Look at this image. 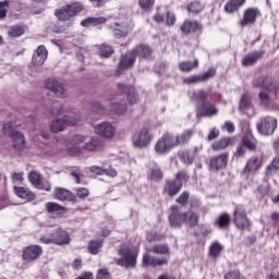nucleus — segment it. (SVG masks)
<instances>
[{
	"label": "nucleus",
	"instance_id": "1",
	"mask_svg": "<svg viewBox=\"0 0 279 279\" xmlns=\"http://www.w3.org/2000/svg\"><path fill=\"white\" fill-rule=\"evenodd\" d=\"M101 149H104V143L99 137L93 136L88 140V136L82 134L74 135L68 145V154L73 158L84 156L86 151H101Z\"/></svg>",
	"mask_w": 279,
	"mask_h": 279
},
{
	"label": "nucleus",
	"instance_id": "2",
	"mask_svg": "<svg viewBox=\"0 0 279 279\" xmlns=\"http://www.w3.org/2000/svg\"><path fill=\"white\" fill-rule=\"evenodd\" d=\"M254 86H256V88H262L258 94L262 106H265L266 108L271 106V97L269 96V93H276L278 90V82L272 80L271 76H260L254 81Z\"/></svg>",
	"mask_w": 279,
	"mask_h": 279
},
{
	"label": "nucleus",
	"instance_id": "3",
	"mask_svg": "<svg viewBox=\"0 0 279 279\" xmlns=\"http://www.w3.org/2000/svg\"><path fill=\"white\" fill-rule=\"evenodd\" d=\"M136 56L138 58H149L151 56V48L149 46L141 45L133 49L131 52H126L120 59L118 75H121L123 71L128 69H132L134 66V62H136Z\"/></svg>",
	"mask_w": 279,
	"mask_h": 279
},
{
	"label": "nucleus",
	"instance_id": "4",
	"mask_svg": "<svg viewBox=\"0 0 279 279\" xmlns=\"http://www.w3.org/2000/svg\"><path fill=\"white\" fill-rule=\"evenodd\" d=\"M118 254L121 256V258L117 259V265L120 267H125L126 269L136 267V258L138 253L132 246L122 244L118 250Z\"/></svg>",
	"mask_w": 279,
	"mask_h": 279
},
{
	"label": "nucleus",
	"instance_id": "5",
	"mask_svg": "<svg viewBox=\"0 0 279 279\" xmlns=\"http://www.w3.org/2000/svg\"><path fill=\"white\" fill-rule=\"evenodd\" d=\"M84 10V4L82 2H72L71 4H65L54 11V16L59 21H73L74 16H77L80 12Z\"/></svg>",
	"mask_w": 279,
	"mask_h": 279
},
{
	"label": "nucleus",
	"instance_id": "6",
	"mask_svg": "<svg viewBox=\"0 0 279 279\" xmlns=\"http://www.w3.org/2000/svg\"><path fill=\"white\" fill-rule=\"evenodd\" d=\"M151 141H154V135H151L147 128L136 131L132 136V143L136 149H147L151 145Z\"/></svg>",
	"mask_w": 279,
	"mask_h": 279
},
{
	"label": "nucleus",
	"instance_id": "7",
	"mask_svg": "<svg viewBox=\"0 0 279 279\" xmlns=\"http://www.w3.org/2000/svg\"><path fill=\"white\" fill-rule=\"evenodd\" d=\"M175 149V144L173 143V134H163L155 145V151L157 156H167L169 151Z\"/></svg>",
	"mask_w": 279,
	"mask_h": 279
},
{
	"label": "nucleus",
	"instance_id": "8",
	"mask_svg": "<svg viewBox=\"0 0 279 279\" xmlns=\"http://www.w3.org/2000/svg\"><path fill=\"white\" fill-rule=\"evenodd\" d=\"M276 128H278V120L272 117H266L257 124V130L263 136H271Z\"/></svg>",
	"mask_w": 279,
	"mask_h": 279
},
{
	"label": "nucleus",
	"instance_id": "9",
	"mask_svg": "<svg viewBox=\"0 0 279 279\" xmlns=\"http://www.w3.org/2000/svg\"><path fill=\"white\" fill-rule=\"evenodd\" d=\"M182 180H189V174H186V172H179L177 173L175 180L167 182L165 191L170 195V197H173L177 193H180L182 190Z\"/></svg>",
	"mask_w": 279,
	"mask_h": 279
},
{
	"label": "nucleus",
	"instance_id": "10",
	"mask_svg": "<svg viewBox=\"0 0 279 279\" xmlns=\"http://www.w3.org/2000/svg\"><path fill=\"white\" fill-rule=\"evenodd\" d=\"M95 134L101 138H114L117 126L112 122H101L95 125Z\"/></svg>",
	"mask_w": 279,
	"mask_h": 279
},
{
	"label": "nucleus",
	"instance_id": "11",
	"mask_svg": "<svg viewBox=\"0 0 279 279\" xmlns=\"http://www.w3.org/2000/svg\"><path fill=\"white\" fill-rule=\"evenodd\" d=\"M46 88L51 90L57 97L64 99V97H69V93L64 88V85L56 78H49L46 81Z\"/></svg>",
	"mask_w": 279,
	"mask_h": 279
},
{
	"label": "nucleus",
	"instance_id": "12",
	"mask_svg": "<svg viewBox=\"0 0 279 279\" xmlns=\"http://www.w3.org/2000/svg\"><path fill=\"white\" fill-rule=\"evenodd\" d=\"M217 114H219V109L209 101L203 102L197 107L196 117L198 119L199 117H217Z\"/></svg>",
	"mask_w": 279,
	"mask_h": 279
},
{
	"label": "nucleus",
	"instance_id": "13",
	"mask_svg": "<svg viewBox=\"0 0 279 279\" xmlns=\"http://www.w3.org/2000/svg\"><path fill=\"white\" fill-rule=\"evenodd\" d=\"M234 223L239 230H243L250 226V220L247 219V214L245 208L236 207L234 210Z\"/></svg>",
	"mask_w": 279,
	"mask_h": 279
},
{
	"label": "nucleus",
	"instance_id": "14",
	"mask_svg": "<svg viewBox=\"0 0 279 279\" xmlns=\"http://www.w3.org/2000/svg\"><path fill=\"white\" fill-rule=\"evenodd\" d=\"M260 15V11L258 9H246L243 14V19L240 22L241 27H247V25H254L256 23V19Z\"/></svg>",
	"mask_w": 279,
	"mask_h": 279
},
{
	"label": "nucleus",
	"instance_id": "15",
	"mask_svg": "<svg viewBox=\"0 0 279 279\" xmlns=\"http://www.w3.org/2000/svg\"><path fill=\"white\" fill-rule=\"evenodd\" d=\"M228 167V154H221L209 160L210 171H219Z\"/></svg>",
	"mask_w": 279,
	"mask_h": 279
},
{
	"label": "nucleus",
	"instance_id": "16",
	"mask_svg": "<svg viewBox=\"0 0 279 279\" xmlns=\"http://www.w3.org/2000/svg\"><path fill=\"white\" fill-rule=\"evenodd\" d=\"M118 90H120V93H122L123 95H126L128 104H130L131 106L138 101V95H136V89L134 87L119 83Z\"/></svg>",
	"mask_w": 279,
	"mask_h": 279
},
{
	"label": "nucleus",
	"instance_id": "17",
	"mask_svg": "<svg viewBox=\"0 0 279 279\" xmlns=\"http://www.w3.org/2000/svg\"><path fill=\"white\" fill-rule=\"evenodd\" d=\"M112 34L116 38H125L130 32H132V25L129 23L122 22V23H114L111 26Z\"/></svg>",
	"mask_w": 279,
	"mask_h": 279
},
{
	"label": "nucleus",
	"instance_id": "18",
	"mask_svg": "<svg viewBox=\"0 0 279 279\" xmlns=\"http://www.w3.org/2000/svg\"><path fill=\"white\" fill-rule=\"evenodd\" d=\"M169 263L168 258H158L149 254H144L142 265L143 267H162Z\"/></svg>",
	"mask_w": 279,
	"mask_h": 279
},
{
	"label": "nucleus",
	"instance_id": "19",
	"mask_svg": "<svg viewBox=\"0 0 279 279\" xmlns=\"http://www.w3.org/2000/svg\"><path fill=\"white\" fill-rule=\"evenodd\" d=\"M41 254L43 247L38 245H31L23 251V259L29 263L32 260H36L38 257L41 256Z\"/></svg>",
	"mask_w": 279,
	"mask_h": 279
},
{
	"label": "nucleus",
	"instance_id": "20",
	"mask_svg": "<svg viewBox=\"0 0 279 279\" xmlns=\"http://www.w3.org/2000/svg\"><path fill=\"white\" fill-rule=\"evenodd\" d=\"M47 48H45V46H39L34 54H33V59H32V64L33 66H43L47 60Z\"/></svg>",
	"mask_w": 279,
	"mask_h": 279
},
{
	"label": "nucleus",
	"instance_id": "21",
	"mask_svg": "<svg viewBox=\"0 0 279 279\" xmlns=\"http://www.w3.org/2000/svg\"><path fill=\"white\" fill-rule=\"evenodd\" d=\"M170 226L172 228H180L182 223H184V213H180V209H178V206H173L171 208V214L169 216Z\"/></svg>",
	"mask_w": 279,
	"mask_h": 279
},
{
	"label": "nucleus",
	"instance_id": "22",
	"mask_svg": "<svg viewBox=\"0 0 279 279\" xmlns=\"http://www.w3.org/2000/svg\"><path fill=\"white\" fill-rule=\"evenodd\" d=\"M63 121H65L68 128H73L82 121V114L80 110L74 109L63 117Z\"/></svg>",
	"mask_w": 279,
	"mask_h": 279
},
{
	"label": "nucleus",
	"instance_id": "23",
	"mask_svg": "<svg viewBox=\"0 0 279 279\" xmlns=\"http://www.w3.org/2000/svg\"><path fill=\"white\" fill-rule=\"evenodd\" d=\"M260 167H263V158L253 156L247 160L244 171L247 173H254L255 171H258Z\"/></svg>",
	"mask_w": 279,
	"mask_h": 279
},
{
	"label": "nucleus",
	"instance_id": "24",
	"mask_svg": "<svg viewBox=\"0 0 279 279\" xmlns=\"http://www.w3.org/2000/svg\"><path fill=\"white\" fill-rule=\"evenodd\" d=\"M191 138H193V130H187L177 136L172 135L174 147H179V145H186Z\"/></svg>",
	"mask_w": 279,
	"mask_h": 279
},
{
	"label": "nucleus",
	"instance_id": "25",
	"mask_svg": "<svg viewBox=\"0 0 279 279\" xmlns=\"http://www.w3.org/2000/svg\"><path fill=\"white\" fill-rule=\"evenodd\" d=\"M13 141V147L16 151H23L25 149V135L21 132H13L11 135Z\"/></svg>",
	"mask_w": 279,
	"mask_h": 279
},
{
	"label": "nucleus",
	"instance_id": "26",
	"mask_svg": "<svg viewBox=\"0 0 279 279\" xmlns=\"http://www.w3.org/2000/svg\"><path fill=\"white\" fill-rule=\"evenodd\" d=\"M14 193L17 197H20L21 199H26L27 202H32L34 199H36V194H34V192L29 191V189L26 187H19V186H14Z\"/></svg>",
	"mask_w": 279,
	"mask_h": 279
},
{
	"label": "nucleus",
	"instance_id": "27",
	"mask_svg": "<svg viewBox=\"0 0 279 279\" xmlns=\"http://www.w3.org/2000/svg\"><path fill=\"white\" fill-rule=\"evenodd\" d=\"M260 58H263V52L260 51L250 52L243 58L242 64L243 66H253V64H256V62H258Z\"/></svg>",
	"mask_w": 279,
	"mask_h": 279
},
{
	"label": "nucleus",
	"instance_id": "28",
	"mask_svg": "<svg viewBox=\"0 0 279 279\" xmlns=\"http://www.w3.org/2000/svg\"><path fill=\"white\" fill-rule=\"evenodd\" d=\"M199 29H202V24L197 21H185L181 25V32H183V34H193L194 32H199Z\"/></svg>",
	"mask_w": 279,
	"mask_h": 279
},
{
	"label": "nucleus",
	"instance_id": "29",
	"mask_svg": "<svg viewBox=\"0 0 279 279\" xmlns=\"http://www.w3.org/2000/svg\"><path fill=\"white\" fill-rule=\"evenodd\" d=\"M54 199H59V202H71L73 199V193L64 187H57L54 190Z\"/></svg>",
	"mask_w": 279,
	"mask_h": 279
},
{
	"label": "nucleus",
	"instance_id": "30",
	"mask_svg": "<svg viewBox=\"0 0 279 279\" xmlns=\"http://www.w3.org/2000/svg\"><path fill=\"white\" fill-rule=\"evenodd\" d=\"M66 122L64 119H57L50 123V131L53 132V134H58L60 132H64L66 130Z\"/></svg>",
	"mask_w": 279,
	"mask_h": 279
},
{
	"label": "nucleus",
	"instance_id": "31",
	"mask_svg": "<svg viewBox=\"0 0 279 279\" xmlns=\"http://www.w3.org/2000/svg\"><path fill=\"white\" fill-rule=\"evenodd\" d=\"M53 236L61 241V243H54V245H69L71 243V235L64 230H58L53 233Z\"/></svg>",
	"mask_w": 279,
	"mask_h": 279
},
{
	"label": "nucleus",
	"instance_id": "32",
	"mask_svg": "<svg viewBox=\"0 0 279 279\" xmlns=\"http://www.w3.org/2000/svg\"><path fill=\"white\" fill-rule=\"evenodd\" d=\"M252 109V98L250 97V94L245 93L242 95L240 100V110H242V112H247V110Z\"/></svg>",
	"mask_w": 279,
	"mask_h": 279
},
{
	"label": "nucleus",
	"instance_id": "33",
	"mask_svg": "<svg viewBox=\"0 0 279 279\" xmlns=\"http://www.w3.org/2000/svg\"><path fill=\"white\" fill-rule=\"evenodd\" d=\"M197 221H199V216H197V214H195L194 211L184 213L185 226H190V228H193L197 225Z\"/></svg>",
	"mask_w": 279,
	"mask_h": 279
},
{
	"label": "nucleus",
	"instance_id": "34",
	"mask_svg": "<svg viewBox=\"0 0 279 279\" xmlns=\"http://www.w3.org/2000/svg\"><path fill=\"white\" fill-rule=\"evenodd\" d=\"M242 144L244 147H246V149H250L251 151H254V149H256V138H254V135H252L251 133L244 135V137L242 138Z\"/></svg>",
	"mask_w": 279,
	"mask_h": 279
},
{
	"label": "nucleus",
	"instance_id": "35",
	"mask_svg": "<svg viewBox=\"0 0 279 279\" xmlns=\"http://www.w3.org/2000/svg\"><path fill=\"white\" fill-rule=\"evenodd\" d=\"M197 66H199V61H197V60H194V62L183 61V62L179 63V69L183 73H189V72L193 71V69H197Z\"/></svg>",
	"mask_w": 279,
	"mask_h": 279
},
{
	"label": "nucleus",
	"instance_id": "36",
	"mask_svg": "<svg viewBox=\"0 0 279 279\" xmlns=\"http://www.w3.org/2000/svg\"><path fill=\"white\" fill-rule=\"evenodd\" d=\"M101 247H104V240H92L88 243L89 254H99Z\"/></svg>",
	"mask_w": 279,
	"mask_h": 279
},
{
	"label": "nucleus",
	"instance_id": "37",
	"mask_svg": "<svg viewBox=\"0 0 279 279\" xmlns=\"http://www.w3.org/2000/svg\"><path fill=\"white\" fill-rule=\"evenodd\" d=\"M245 3V0H231L225 7L226 12L232 14V12H236L241 5Z\"/></svg>",
	"mask_w": 279,
	"mask_h": 279
},
{
	"label": "nucleus",
	"instance_id": "38",
	"mask_svg": "<svg viewBox=\"0 0 279 279\" xmlns=\"http://www.w3.org/2000/svg\"><path fill=\"white\" fill-rule=\"evenodd\" d=\"M106 21V17H87L81 22V25L82 27H90V25H99Z\"/></svg>",
	"mask_w": 279,
	"mask_h": 279
},
{
	"label": "nucleus",
	"instance_id": "39",
	"mask_svg": "<svg viewBox=\"0 0 279 279\" xmlns=\"http://www.w3.org/2000/svg\"><path fill=\"white\" fill-rule=\"evenodd\" d=\"M221 252H223V246L219 242H214L209 246V256H211V258H217L220 256Z\"/></svg>",
	"mask_w": 279,
	"mask_h": 279
},
{
	"label": "nucleus",
	"instance_id": "40",
	"mask_svg": "<svg viewBox=\"0 0 279 279\" xmlns=\"http://www.w3.org/2000/svg\"><path fill=\"white\" fill-rule=\"evenodd\" d=\"M148 252L162 256L165 254H169V246L167 244H157L149 248Z\"/></svg>",
	"mask_w": 279,
	"mask_h": 279
},
{
	"label": "nucleus",
	"instance_id": "41",
	"mask_svg": "<svg viewBox=\"0 0 279 279\" xmlns=\"http://www.w3.org/2000/svg\"><path fill=\"white\" fill-rule=\"evenodd\" d=\"M228 145H230V138H221L218 142L214 143L211 147L215 151H221L226 149Z\"/></svg>",
	"mask_w": 279,
	"mask_h": 279
},
{
	"label": "nucleus",
	"instance_id": "42",
	"mask_svg": "<svg viewBox=\"0 0 279 279\" xmlns=\"http://www.w3.org/2000/svg\"><path fill=\"white\" fill-rule=\"evenodd\" d=\"M218 228H228L230 226V216L228 214H222L218 217L216 221Z\"/></svg>",
	"mask_w": 279,
	"mask_h": 279
},
{
	"label": "nucleus",
	"instance_id": "43",
	"mask_svg": "<svg viewBox=\"0 0 279 279\" xmlns=\"http://www.w3.org/2000/svg\"><path fill=\"white\" fill-rule=\"evenodd\" d=\"M46 209L50 214H53V213L60 214L62 213V210H64V207L60 206V204L58 203L49 202V203H46Z\"/></svg>",
	"mask_w": 279,
	"mask_h": 279
},
{
	"label": "nucleus",
	"instance_id": "44",
	"mask_svg": "<svg viewBox=\"0 0 279 279\" xmlns=\"http://www.w3.org/2000/svg\"><path fill=\"white\" fill-rule=\"evenodd\" d=\"M23 34H25L23 26L15 25L9 29V36L11 38H19V36H23Z\"/></svg>",
	"mask_w": 279,
	"mask_h": 279
},
{
	"label": "nucleus",
	"instance_id": "45",
	"mask_svg": "<svg viewBox=\"0 0 279 279\" xmlns=\"http://www.w3.org/2000/svg\"><path fill=\"white\" fill-rule=\"evenodd\" d=\"M99 56L101 58H110V56H112L114 53V49H112L110 46L108 45H101L99 47V51H98Z\"/></svg>",
	"mask_w": 279,
	"mask_h": 279
},
{
	"label": "nucleus",
	"instance_id": "46",
	"mask_svg": "<svg viewBox=\"0 0 279 279\" xmlns=\"http://www.w3.org/2000/svg\"><path fill=\"white\" fill-rule=\"evenodd\" d=\"M28 180H29L31 184H33V186H35V187L40 186V182L43 181L40 173H38L36 171H32L28 174Z\"/></svg>",
	"mask_w": 279,
	"mask_h": 279
},
{
	"label": "nucleus",
	"instance_id": "47",
	"mask_svg": "<svg viewBox=\"0 0 279 279\" xmlns=\"http://www.w3.org/2000/svg\"><path fill=\"white\" fill-rule=\"evenodd\" d=\"M162 234H159L155 231H148L146 233V240L148 241V243H154L156 241H162Z\"/></svg>",
	"mask_w": 279,
	"mask_h": 279
},
{
	"label": "nucleus",
	"instance_id": "48",
	"mask_svg": "<svg viewBox=\"0 0 279 279\" xmlns=\"http://www.w3.org/2000/svg\"><path fill=\"white\" fill-rule=\"evenodd\" d=\"M8 8H10V2L8 0L0 2V21H3L8 16Z\"/></svg>",
	"mask_w": 279,
	"mask_h": 279
},
{
	"label": "nucleus",
	"instance_id": "49",
	"mask_svg": "<svg viewBox=\"0 0 279 279\" xmlns=\"http://www.w3.org/2000/svg\"><path fill=\"white\" fill-rule=\"evenodd\" d=\"M187 10L193 14H197L204 10V5H202V3H199L198 1H194L187 7Z\"/></svg>",
	"mask_w": 279,
	"mask_h": 279
},
{
	"label": "nucleus",
	"instance_id": "50",
	"mask_svg": "<svg viewBox=\"0 0 279 279\" xmlns=\"http://www.w3.org/2000/svg\"><path fill=\"white\" fill-rule=\"evenodd\" d=\"M194 99L196 101H202V104H206V99H208V92L201 89L194 93Z\"/></svg>",
	"mask_w": 279,
	"mask_h": 279
},
{
	"label": "nucleus",
	"instance_id": "51",
	"mask_svg": "<svg viewBox=\"0 0 279 279\" xmlns=\"http://www.w3.org/2000/svg\"><path fill=\"white\" fill-rule=\"evenodd\" d=\"M276 169H279V154L272 160V163L266 168V175H271V173H274Z\"/></svg>",
	"mask_w": 279,
	"mask_h": 279
},
{
	"label": "nucleus",
	"instance_id": "52",
	"mask_svg": "<svg viewBox=\"0 0 279 279\" xmlns=\"http://www.w3.org/2000/svg\"><path fill=\"white\" fill-rule=\"evenodd\" d=\"M41 243H45L46 245H49L51 243H62L61 240L54 239L53 233L50 235H45L40 238Z\"/></svg>",
	"mask_w": 279,
	"mask_h": 279
},
{
	"label": "nucleus",
	"instance_id": "53",
	"mask_svg": "<svg viewBox=\"0 0 279 279\" xmlns=\"http://www.w3.org/2000/svg\"><path fill=\"white\" fill-rule=\"evenodd\" d=\"M62 112H64V107H62L60 104L53 105L50 109L51 117H60Z\"/></svg>",
	"mask_w": 279,
	"mask_h": 279
},
{
	"label": "nucleus",
	"instance_id": "54",
	"mask_svg": "<svg viewBox=\"0 0 279 279\" xmlns=\"http://www.w3.org/2000/svg\"><path fill=\"white\" fill-rule=\"evenodd\" d=\"M24 175L25 174L23 172H13L11 174L13 184H23Z\"/></svg>",
	"mask_w": 279,
	"mask_h": 279
},
{
	"label": "nucleus",
	"instance_id": "55",
	"mask_svg": "<svg viewBox=\"0 0 279 279\" xmlns=\"http://www.w3.org/2000/svg\"><path fill=\"white\" fill-rule=\"evenodd\" d=\"M89 173H94V175H105L106 169L101 166H90L88 168Z\"/></svg>",
	"mask_w": 279,
	"mask_h": 279
},
{
	"label": "nucleus",
	"instance_id": "56",
	"mask_svg": "<svg viewBox=\"0 0 279 279\" xmlns=\"http://www.w3.org/2000/svg\"><path fill=\"white\" fill-rule=\"evenodd\" d=\"M156 2V0H140V8L142 10H151V8H154V3Z\"/></svg>",
	"mask_w": 279,
	"mask_h": 279
},
{
	"label": "nucleus",
	"instance_id": "57",
	"mask_svg": "<svg viewBox=\"0 0 279 279\" xmlns=\"http://www.w3.org/2000/svg\"><path fill=\"white\" fill-rule=\"evenodd\" d=\"M150 180H154L155 182H158V180L162 179V171L160 169H153L148 175Z\"/></svg>",
	"mask_w": 279,
	"mask_h": 279
},
{
	"label": "nucleus",
	"instance_id": "58",
	"mask_svg": "<svg viewBox=\"0 0 279 279\" xmlns=\"http://www.w3.org/2000/svg\"><path fill=\"white\" fill-rule=\"evenodd\" d=\"M14 132H19V131H14V125L12 124V122H8L3 125V134L5 136H12Z\"/></svg>",
	"mask_w": 279,
	"mask_h": 279
},
{
	"label": "nucleus",
	"instance_id": "59",
	"mask_svg": "<svg viewBox=\"0 0 279 279\" xmlns=\"http://www.w3.org/2000/svg\"><path fill=\"white\" fill-rule=\"evenodd\" d=\"M112 110H113V112H117V114H123V112H125V110H128V107L125 105H121L119 102H113Z\"/></svg>",
	"mask_w": 279,
	"mask_h": 279
},
{
	"label": "nucleus",
	"instance_id": "60",
	"mask_svg": "<svg viewBox=\"0 0 279 279\" xmlns=\"http://www.w3.org/2000/svg\"><path fill=\"white\" fill-rule=\"evenodd\" d=\"M217 71L215 69H209L205 73L201 74L202 82H206L207 80H210V77H215V74Z\"/></svg>",
	"mask_w": 279,
	"mask_h": 279
},
{
	"label": "nucleus",
	"instance_id": "61",
	"mask_svg": "<svg viewBox=\"0 0 279 279\" xmlns=\"http://www.w3.org/2000/svg\"><path fill=\"white\" fill-rule=\"evenodd\" d=\"M166 25H168L169 27L175 25V14L168 12L166 15V21H165Z\"/></svg>",
	"mask_w": 279,
	"mask_h": 279
},
{
	"label": "nucleus",
	"instance_id": "62",
	"mask_svg": "<svg viewBox=\"0 0 279 279\" xmlns=\"http://www.w3.org/2000/svg\"><path fill=\"white\" fill-rule=\"evenodd\" d=\"M76 195L77 197H81L82 199H84L85 197H88V195H90V192L86 187H77Z\"/></svg>",
	"mask_w": 279,
	"mask_h": 279
},
{
	"label": "nucleus",
	"instance_id": "63",
	"mask_svg": "<svg viewBox=\"0 0 279 279\" xmlns=\"http://www.w3.org/2000/svg\"><path fill=\"white\" fill-rule=\"evenodd\" d=\"M199 82H203L201 75H193L187 78H184L185 84H197Z\"/></svg>",
	"mask_w": 279,
	"mask_h": 279
},
{
	"label": "nucleus",
	"instance_id": "64",
	"mask_svg": "<svg viewBox=\"0 0 279 279\" xmlns=\"http://www.w3.org/2000/svg\"><path fill=\"white\" fill-rule=\"evenodd\" d=\"M110 272L108 271V268H101L97 272V279H109Z\"/></svg>",
	"mask_w": 279,
	"mask_h": 279
}]
</instances>
